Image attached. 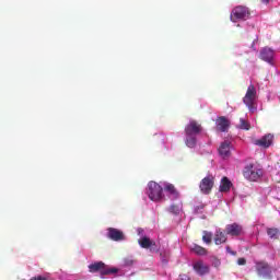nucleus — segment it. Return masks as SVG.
I'll return each mask as SVG.
<instances>
[{
	"instance_id": "nucleus-1",
	"label": "nucleus",
	"mask_w": 280,
	"mask_h": 280,
	"mask_svg": "<svg viewBox=\"0 0 280 280\" xmlns=\"http://www.w3.org/2000/svg\"><path fill=\"white\" fill-rule=\"evenodd\" d=\"M89 272L95 273L100 272L101 277H106L108 275H117L119 269L117 268H109L103 261H96L94 264L89 265Z\"/></svg>"
},
{
	"instance_id": "nucleus-2",
	"label": "nucleus",
	"mask_w": 280,
	"mask_h": 280,
	"mask_svg": "<svg viewBox=\"0 0 280 280\" xmlns=\"http://www.w3.org/2000/svg\"><path fill=\"white\" fill-rule=\"evenodd\" d=\"M243 176L247 180H252V182L259 180L261 176H264V171H261V168H259L255 164H248L247 166H245L243 171Z\"/></svg>"
},
{
	"instance_id": "nucleus-3",
	"label": "nucleus",
	"mask_w": 280,
	"mask_h": 280,
	"mask_svg": "<svg viewBox=\"0 0 280 280\" xmlns=\"http://www.w3.org/2000/svg\"><path fill=\"white\" fill-rule=\"evenodd\" d=\"M255 100H257V89H255L254 84H249L247 88L246 94L243 97V103L246 104L249 110H253L255 106Z\"/></svg>"
},
{
	"instance_id": "nucleus-4",
	"label": "nucleus",
	"mask_w": 280,
	"mask_h": 280,
	"mask_svg": "<svg viewBox=\"0 0 280 280\" xmlns=\"http://www.w3.org/2000/svg\"><path fill=\"white\" fill-rule=\"evenodd\" d=\"M149 198L153 202H159L161 198H163V187L161 185L156 184L155 182L149 183Z\"/></svg>"
},
{
	"instance_id": "nucleus-5",
	"label": "nucleus",
	"mask_w": 280,
	"mask_h": 280,
	"mask_svg": "<svg viewBox=\"0 0 280 280\" xmlns=\"http://www.w3.org/2000/svg\"><path fill=\"white\" fill-rule=\"evenodd\" d=\"M256 272L261 279H272V269L266 261L256 262Z\"/></svg>"
},
{
	"instance_id": "nucleus-6",
	"label": "nucleus",
	"mask_w": 280,
	"mask_h": 280,
	"mask_svg": "<svg viewBox=\"0 0 280 280\" xmlns=\"http://www.w3.org/2000/svg\"><path fill=\"white\" fill-rule=\"evenodd\" d=\"M213 185H215V177L213 175H208L203 179H201L199 189L201 194L209 195L213 189Z\"/></svg>"
},
{
	"instance_id": "nucleus-7",
	"label": "nucleus",
	"mask_w": 280,
	"mask_h": 280,
	"mask_svg": "<svg viewBox=\"0 0 280 280\" xmlns=\"http://www.w3.org/2000/svg\"><path fill=\"white\" fill-rule=\"evenodd\" d=\"M200 132H202V125L196 120H190L185 127V135L197 137Z\"/></svg>"
},
{
	"instance_id": "nucleus-8",
	"label": "nucleus",
	"mask_w": 280,
	"mask_h": 280,
	"mask_svg": "<svg viewBox=\"0 0 280 280\" xmlns=\"http://www.w3.org/2000/svg\"><path fill=\"white\" fill-rule=\"evenodd\" d=\"M107 237L113 242H124V240H126V235H124V232L115 228L107 229Z\"/></svg>"
},
{
	"instance_id": "nucleus-9",
	"label": "nucleus",
	"mask_w": 280,
	"mask_h": 280,
	"mask_svg": "<svg viewBox=\"0 0 280 280\" xmlns=\"http://www.w3.org/2000/svg\"><path fill=\"white\" fill-rule=\"evenodd\" d=\"M192 269L199 277H205V275H209L210 267L209 265L205 264L202 260H197L192 264Z\"/></svg>"
},
{
	"instance_id": "nucleus-10",
	"label": "nucleus",
	"mask_w": 280,
	"mask_h": 280,
	"mask_svg": "<svg viewBox=\"0 0 280 280\" xmlns=\"http://www.w3.org/2000/svg\"><path fill=\"white\" fill-rule=\"evenodd\" d=\"M243 231H244V229L242 228V225H240L237 223L228 224L225 226L226 235H231L232 237H240V235H242Z\"/></svg>"
},
{
	"instance_id": "nucleus-11",
	"label": "nucleus",
	"mask_w": 280,
	"mask_h": 280,
	"mask_svg": "<svg viewBox=\"0 0 280 280\" xmlns=\"http://www.w3.org/2000/svg\"><path fill=\"white\" fill-rule=\"evenodd\" d=\"M273 139H275V136H272L271 133H268V135H265L262 138L255 140L254 143L259 148H269L272 145Z\"/></svg>"
},
{
	"instance_id": "nucleus-12",
	"label": "nucleus",
	"mask_w": 280,
	"mask_h": 280,
	"mask_svg": "<svg viewBox=\"0 0 280 280\" xmlns=\"http://www.w3.org/2000/svg\"><path fill=\"white\" fill-rule=\"evenodd\" d=\"M215 124L217 130H219V132H226L229 130V126H231V122L224 116L217 118Z\"/></svg>"
},
{
	"instance_id": "nucleus-13",
	"label": "nucleus",
	"mask_w": 280,
	"mask_h": 280,
	"mask_svg": "<svg viewBox=\"0 0 280 280\" xmlns=\"http://www.w3.org/2000/svg\"><path fill=\"white\" fill-rule=\"evenodd\" d=\"M219 154L222 156V159H229V156H231V142H222L219 147Z\"/></svg>"
},
{
	"instance_id": "nucleus-14",
	"label": "nucleus",
	"mask_w": 280,
	"mask_h": 280,
	"mask_svg": "<svg viewBox=\"0 0 280 280\" xmlns=\"http://www.w3.org/2000/svg\"><path fill=\"white\" fill-rule=\"evenodd\" d=\"M232 187H233V183H231L229 177H222L221 184L219 186V191H221V194H229Z\"/></svg>"
},
{
	"instance_id": "nucleus-15",
	"label": "nucleus",
	"mask_w": 280,
	"mask_h": 280,
	"mask_svg": "<svg viewBox=\"0 0 280 280\" xmlns=\"http://www.w3.org/2000/svg\"><path fill=\"white\" fill-rule=\"evenodd\" d=\"M213 240H214L215 246H220L222 244H226L228 237H226V234L222 232L221 229H219L215 231Z\"/></svg>"
},
{
	"instance_id": "nucleus-16",
	"label": "nucleus",
	"mask_w": 280,
	"mask_h": 280,
	"mask_svg": "<svg viewBox=\"0 0 280 280\" xmlns=\"http://www.w3.org/2000/svg\"><path fill=\"white\" fill-rule=\"evenodd\" d=\"M138 244L141 248H154L156 246V242L150 240L148 236H143L138 241Z\"/></svg>"
},
{
	"instance_id": "nucleus-17",
	"label": "nucleus",
	"mask_w": 280,
	"mask_h": 280,
	"mask_svg": "<svg viewBox=\"0 0 280 280\" xmlns=\"http://www.w3.org/2000/svg\"><path fill=\"white\" fill-rule=\"evenodd\" d=\"M191 253H195V255H198L199 257H205L207 255H209V252L207 250V248L198 245V244H194L190 247Z\"/></svg>"
},
{
	"instance_id": "nucleus-18",
	"label": "nucleus",
	"mask_w": 280,
	"mask_h": 280,
	"mask_svg": "<svg viewBox=\"0 0 280 280\" xmlns=\"http://www.w3.org/2000/svg\"><path fill=\"white\" fill-rule=\"evenodd\" d=\"M164 189L165 191H168L171 196H173L174 200H177V198H179L180 196V194H178V190H176V187H174L173 184H167Z\"/></svg>"
},
{
	"instance_id": "nucleus-19",
	"label": "nucleus",
	"mask_w": 280,
	"mask_h": 280,
	"mask_svg": "<svg viewBox=\"0 0 280 280\" xmlns=\"http://www.w3.org/2000/svg\"><path fill=\"white\" fill-rule=\"evenodd\" d=\"M196 143H198L196 136L186 135L185 144L187 145V148H195Z\"/></svg>"
},
{
	"instance_id": "nucleus-20",
	"label": "nucleus",
	"mask_w": 280,
	"mask_h": 280,
	"mask_svg": "<svg viewBox=\"0 0 280 280\" xmlns=\"http://www.w3.org/2000/svg\"><path fill=\"white\" fill-rule=\"evenodd\" d=\"M267 235L270 237V240H279V229L268 228Z\"/></svg>"
},
{
	"instance_id": "nucleus-21",
	"label": "nucleus",
	"mask_w": 280,
	"mask_h": 280,
	"mask_svg": "<svg viewBox=\"0 0 280 280\" xmlns=\"http://www.w3.org/2000/svg\"><path fill=\"white\" fill-rule=\"evenodd\" d=\"M212 240H213V234H211L210 232L205 231L203 235H202V242H205V244H211Z\"/></svg>"
},
{
	"instance_id": "nucleus-22",
	"label": "nucleus",
	"mask_w": 280,
	"mask_h": 280,
	"mask_svg": "<svg viewBox=\"0 0 280 280\" xmlns=\"http://www.w3.org/2000/svg\"><path fill=\"white\" fill-rule=\"evenodd\" d=\"M240 121H241V125H240L241 130H250V122L249 121H246L243 118H241Z\"/></svg>"
},
{
	"instance_id": "nucleus-23",
	"label": "nucleus",
	"mask_w": 280,
	"mask_h": 280,
	"mask_svg": "<svg viewBox=\"0 0 280 280\" xmlns=\"http://www.w3.org/2000/svg\"><path fill=\"white\" fill-rule=\"evenodd\" d=\"M160 257L162 259V264H167L168 259H170V254H167L166 252H162L160 254Z\"/></svg>"
},
{
	"instance_id": "nucleus-24",
	"label": "nucleus",
	"mask_w": 280,
	"mask_h": 280,
	"mask_svg": "<svg viewBox=\"0 0 280 280\" xmlns=\"http://www.w3.org/2000/svg\"><path fill=\"white\" fill-rule=\"evenodd\" d=\"M170 212L174 213L175 215H178V213H180V208H178V206H171L170 207Z\"/></svg>"
},
{
	"instance_id": "nucleus-25",
	"label": "nucleus",
	"mask_w": 280,
	"mask_h": 280,
	"mask_svg": "<svg viewBox=\"0 0 280 280\" xmlns=\"http://www.w3.org/2000/svg\"><path fill=\"white\" fill-rule=\"evenodd\" d=\"M135 264V259L132 257H127L124 259V266H132Z\"/></svg>"
},
{
	"instance_id": "nucleus-26",
	"label": "nucleus",
	"mask_w": 280,
	"mask_h": 280,
	"mask_svg": "<svg viewBox=\"0 0 280 280\" xmlns=\"http://www.w3.org/2000/svg\"><path fill=\"white\" fill-rule=\"evenodd\" d=\"M237 265L238 266H246V258H238L237 259Z\"/></svg>"
},
{
	"instance_id": "nucleus-27",
	"label": "nucleus",
	"mask_w": 280,
	"mask_h": 280,
	"mask_svg": "<svg viewBox=\"0 0 280 280\" xmlns=\"http://www.w3.org/2000/svg\"><path fill=\"white\" fill-rule=\"evenodd\" d=\"M226 253H229L230 255H233L235 257V255H237V252H234L231 249V247H226Z\"/></svg>"
},
{
	"instance_id": "nucleus-28",
	"label": "nucleus",
	"mask_w": 280,
	"mask_h": 280,
	"mask_svg": "<svg viewBox=\"0 0 280 280\" xmlns=\"http://www.w3.org/2000/svg\"><path fill=\"white\" fill-rule=\"evenodd\" d=\"M217 264H220V260H217Z\"/></svg>"
}]
</instances>
